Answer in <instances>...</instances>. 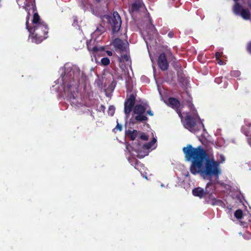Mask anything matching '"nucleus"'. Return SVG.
<instances>
[{"mask_svg": "<svg viewBox=\"0 0 251 251\" xmlns=\"http://www.w3.org/2000/svg\"><path fill=\"white\" fill-rule=\"evenodd\" d=\"M187 160H192L190 172L193 175L200 173L206 176L218 177L221 174L220 163L215 161L213 155H209L201 146L196 148L188 145L182 149Z\"/></svg>", "mask_w": 251, "mask_h": 251, "instance_id": "f257e3e1", "label": "nucleus"}, {"mask_svg": "<svg viewBox=\"0 0 251 251\" xmlns=\"http://www.w3.org/2000/svg\"><path fill=\"white\" fill-rule=\"evenodd\" d=\"M79 75V70H71L68 72L65 71L64 75L62 76L64 92L70 99L75 98V92L77 91L80 83Z\"/></svg>", "mask_w": 251, "mask_h": 251, "instance_id": "f03ea898", "label": "nucleus"}, {"mask_svg": "<svg viewBox=\"0 0 251 251\" xmlns=\"http://www.w3.org/2000/svg\"><path fill=\"white\" fill-rule=\"evenodd\" d=\"M30 18V14L28 12L26 18V28L29 32L30 37L32 42L39 44L48 37L49 27L45 23L38 24L37 25L33 27L28 25V22Z\"/></svg>", "mask_w": 251, "mask_h": 251, "instance_id": "7ed1b4c3", "label": "nucleus"}, {"mask_svg": "<svg viewBox=\"0 0 251 251\" xmlns=\"http://www.w3.org/2000/svg\"><path fill=\"white\" fill-rule=\"evenodd\" d=\"M199 119L200 118L197 114L192 115L187 113L184 119V126L190 131L195 133L199 130L197 126V123Z\"/></svg>", "mask_w": 251, "mask_h": 251, "instance_id": "20e7f679", "label": "nucleus"}, {"mask_svg": "<svg viewBox=\"0 0 251 251\" xmlns=\"http://www.w3.org/2000/svg\"><path fill=\"white\" fill-rule=\"evenodd\" d=\"M105 19L112 29L113 33L118 32L121 28L122 20L118 12L114 11L112 15H105Z\"/></svg>", "mask_w": 251, "mask_h": 251, "instance_id": "39448f33", "label": "nucleus"}, {"mask_svg": "<svg viewBox=\"0 0 251 251\" xmlns=\"http://www.w3.org/2000/svg\"><path fill=\"white\" fill-rule=\"evenodd\" d=\"M233 0L236 2L232 7V11L234 14L236 15L240 16L244 20H250L251 15L249 9L244 8L242 5L237 2L239 0Z\"/></svg>", "mask_w": 251, "mask_h": 251, "instance_id": "423d86ee", "label": "nucleus"}, {"mask_svg": "<svg viewBox=\"0 0 251 251\" xmlns=\"http://www.w3.org/2000/svg\"><path fill=\"white\" fill-rule=\"evenodd\" d=\"M211 187H212V191L216 189L215 186L212 184V182H208L205 188V190L201 188L200 187L194 188L192 190V194L195 197H199L200 198H203L206 194H208L210 191L208 190V188Z\"/></svg>", "mask_w": 251, "mask_h": 251, "instance_id": "0eeeda50", "label": "nucleus"}, {"mask_svg": "<svg viewBox=\"0 0 251 251\" xmlns=\"http://www.w3.org/2000/svg\"><path fill=\"white\" fill-rule=\"evenodd\" d=\"M135 101V96L134 94H130L126 99L124 103V112L126 115H128L131 111Z\"/></svg>", "mask_w": 251, "mask_h": 251, "instance_id": "6e6552de", "label": "nucleus"}, {"mask_svg": "<svg viewBox=\"0 0 251 251\" xmlns=\"http://www.w3.org/2000/svg\"><path fill=\"white\" fill-rule=\"evenodd\" d=\"M158 65L162 71H166L168 69L169 63L165 53H161L159 55L158 59Z\"/></svg>", "mask_w": 251, "mask_h": 251, "instance_id": "1a4fd4ad", "label": "nucleus"}, {"mask_svg": "<svg viewBox=\"0 0 251 251\" xmlns=\"http://www.w3.org/2000/svg\"><path fill=\"white\" fill-rule=\"evenodd\" d=\"M168 102L170 106L172 108L175 109L179 117H181V112L179 108L180 106V103L179 101L175 98L171 97L168 99Z\"/></svg>", "mask_w": 251, "mask_h": 251, "instance_id": "9d476101", "label": "nucleus"}, {"mask_svg": "<svg viewBox=\"0 0 251 251\" xmlns=\"http://www.w3.org/2000/svg\"><path fill=\"white\" fill-rule=\"evenodd\" d=\"M208 190L210 191V192L208 194L209 195V200L208 202L212 204V205H222L223 204V202L222 200L216 199L215 198L213 197L212 196V194L214 192L215 190L212 191V187H210L208 188Z\"/></svg>", "mask_w": 251, "mask_h": 251, "instance_id": "9b49d317", "label": "nucleus"}, {"mask_svg": "<svg viewBox=\"0 0 251 251\" xmlns=\"http://www.w3.org/2000/svg\"><path fill=\"white\" fill-rule=\"evenodd\" d=\"M113 45L115 48L119 49L121 51H123L125 49V44L119 38H116L113 40Z\"/></svg>", "mask_w": 251, "mask_h": 251, "instance_id": "f8f14e48", "label": "nucleus"}, {"mask_svg": "<svg viewBox=\"0 0 251 251\" xmlns=\"http://www.w3.org/2000/svg\"><path fill=\"white\" fill-rule=\"evenodd\" d=\"M131 162L134 168L140 172H142V170H144L145 168L144 165L136 158H133Z\"/></svg>", "mask_w": 251, "mask_h": 251, "instance_id": "ddd939ff", "label": "nucleus"}, {"mask_svg": "<svg viewBox=\"0 0 251 251\" xmlns=\"http://www.w3.org/2000/svg\"><path fill=\"white\" fill-rule=\"evenodd\" d=\"M146 110V108L142 104H137L134 106L133 112L136 114H144Z\"/></svg>", "mask_w": 251, "mask_h": 251, "instance_id": "4468645a", "label": "nucleus"}, {"mask_svg": "<svg viewBox=\"0 0 251 251\" xmlns=\"http://www.w3.org/2000/svg\"><path fill=\"white\" fill-rule=\"evenodd\" d=\"M32 22L33 26L37 25L38 24L39 25L45 23L44 21H42L41 20L39 14L37 12H34Z\"/></svg>", "mask_w": 251, "mask_h": 251, "instance_id": "2eb2a0df", "label": "nucleus"}, {"mask_svg": "<svg viewBox=\"0 0 251 251\" xmlns=\"http://www.w3.org/2000/svg\"><path fill=\"white\" fill-rule=\"evenodd\" d=\"M143 3L139 0L134 2L131 6V9L132 12L138 11L142 7Z\"/></svg>", "mask_w": 251, "mask_h": 251, "instance_id": "dca6fc26", "label": "nucleus"}, {"mask_svg": "<svg viewBox=\"0 0 251 251\" xmlns=\"http://www.w3.org/2000/svg\"><path fill=\"white\" fill-rule=\"evenodd\" d=\"M87 48L88 50L90 51H92L93 53H96L98 51H104L105 48L103 46L97 47L96 46L91 47V46L87 45Z\"/></svg>", "mask_w": 251, "mask_h": 251, "instance_id": "f3484780", "label": "nucleus"}, {"mask_svg": "<svg viewBox=\"0 0 251 251\" xmlns=\"http://www.w3.org/2000/svg\"><path fill=\"white\" fill-rule=\"evenodd\" d=\"M126 134L129 136L131 141H134L138 136V131L135 129L128 130L126 131Z\"/></svg>", "mask_w": 251, "mask_h": 251, "instance_id": "a211bd4d", "label": "nucleus"}, {"mask_svg": "<svg viewBox=\"0 0 251 251\" xmlns=\"http://www.w3.org/2000/svg\"><path fill=\"white\" fill-rule=\"evenodd\" d=\"M177 79L178 81L182 85H184L186 83V78L182 72H178L177 73Z\"/></svg>", "mask_w": 251, "mask_h": 251, "instance_id": "6ab92c4d", "label": "nucleus"}, {"mask_svg": "<svg viewBox=\"0 0 251 251\" xmlns=\"http://www.w3.org/2000/svg\"><path fill=\"white\" fill-rule=\"evenodd\" d=\"M135 119L138 122H143L146 121L148 120V118L147 116L143 115V114H137V116L135 117Z\"/></svg>", "mask_w": 251, "mask_h": 251, "instance_id": "aec40b11", "label": "nucleus"}, {"mask_svg": "<svg viewBox=\"0 0 251 251\" xmlns=\"http://www.w3.org/2000/svg\"><path fill=\"white\" fill-rule=\"evenodd\" d=\"M243 216V211L241 209H237L234 212V216L237 219H241L242 218Z\"/></svg>", "mask_w": 251, "mask_h": 251, "instance_id": "412c9836", "label": "nucleus"}, {"mask_svg": "<svg viewBox=\"0 0 251 251\" xmlns=\"http://www.w3.org/2000/svg\"><path fill=\"white\" fill-rule=\"evenodd\" d=\"M115 107L113 105L109 106L108 109V114L109 116H113L115 113Z\"/></svg>", "mask_w": 251, "mask_h": 251, "instance_id": "4be33fe9", "label": "nucleus"}, {"mask_svg": "<svg viewBox=\"0 0 251 251\" xmlns=\"http://www.w3.org/2000/svg\"><path fill=\"white\" fill-rule=\"evenodd\" d=\"M101 63L103 66H107L110 64V60L107 57H103L101 59Z\"/></svg>", "mask_w": 251, "mask_h": 251, "instance_id": "5701e85b", "label": "nucleus"}, {"mask_svg": "<svg viewBox=\"0 0 251 251\" xmlns=\"http://www.w3.org/2000/svg\"><path fill=\"white\" fill-rule=\"evenodd\" d=\"M104 31V27L101 26L100 28H97V29L95 31L94 34L96 35L99 36L101 35V34Z\"/></svg>", "mask_w": 251, "mask_h": 251, "instance_id": "b1692460", "label": "nucleus"}, {"mask_svg": "<svg viewBox=\"0 0 251 251\" xmlns=\"http://www.w3.org/2000/svg\"><path fill=\"white\" fill-rule=\"evenodd\" d=\"M129 59V56L127 55V54H124V55H122L120 58V60L121 62L122 61H128V60Z\"/></svg>", "mask_w": 251, "mask_h": 251, "instance_id": "393cba45", "label": "nucleus"}, {"mask_svg": "<svg viewBox=\"0 0 251 251\" xmlns=\"http://www.w3.org/2000/svg\"><path fill=\"white\" fill-rule=\"evenodd\" d=\"M140 138L143 141H147L149 139V136L145 133H142Z\"/></svg>", "mask_w": 251, "mask_h": 251, "instance_id": "a878e982", "label": "nucleus"}, {"mask_svg": "<svg viewBox=\"0 0 251 251\" xmlns=\"http://www.w3.org/2000/svg\"><path fill=\"white\" fill-rule=\"evenodd\" d=\"M152 146V142H149L143 145V148L145 149L149 150L151 148Z\"/></svg>", "mask_w": 251, "mask_h": 251, "instance_id": "bb28decb", "label": "nucleus"}, {"mask_svg": "<svg viewBox=\"0 0 251 251\" xmlns=\"http://www.w3.org/2000/svg\"><path fill=\"white\" fill-rule=\"evenodd\" d=\"M222 77H217L215 79V82L219 84L222 82Z\"/></svg>", "mask_w": 251, "mask_h": 251, "instance_id": "cd10ccee", "label": "nucleus"}, {"mask_svg": "<svg viewBox=\"0 0 251 251\" xmlns=\"http://www.w3.org/2000/svg\"><path fill=\"white\" fill-rule=\"evenodd\" d=\"M116 129L118 130L119 131H121L122 130V126L121 125L119 124V123L117 124L116 127L115 128V129Z\"/></svg>", "mask_w": 251, "mask_h": 251, "instance_id": "c85d7f7f", "label": "nucleus"}, {"mask_svg": "<svg viewBox=\"0 0 251 251\" xmlns=\"http://www.w3.org/2000/svg\"><path fill=\"white\" fill-rule=\"evenodd\" d=\"M105 109V107L104 106V105L101 104L99 108V111L100 112L101 111L102 112H104Z\"/></svg>", "mask_w": 251, "mask_h": 251, "instance_id": "c756f323", "label": "nucleus"}, {"mask_svg": "<svg viewBox=\"0 0 251 251\" xmlns=\"http://www.w3.org/2000/svg\"><path fill=\"white\" fill-rule=\"evenodd\" d=\"M168 36L170 38H172L173 37H174V33L173 31H170L168 33Z\"/></svg>", "mask_w": 251, "mask_h": 251, "instance_id": "7c9ffc66", "label": "nucleus"}, {"mask_svg": "<svg viewBox=\"0 0 251 251\" xmlns=\"http://www.w3.org/2000/svg\"><path fill=\"white\" fill-rule=\"evenodd\" d=\"M225 160V158L223 155H220V161H218V162L220 163H222Z\"/></svg>", "mask_w": 251, "mask_h": 251, "instance_id": "2f4dec72", "label": "nucleus"}, {"mask_svg": "<svg viewBox=\"0 0 251 251\" xmlns=\"http://www.w3.org/2000/svg\"><path fill=\"white\" fill-rule=\"evenodd\" d=\"M247 50L248 51L251 53V41L248 44Z\"/></svg>", "mask_w": 251, "mask_h": 251, "instance_id": "473e14b6", "label": "nucleus"}, {"mask_svg": "<svg viewBox=\"0 0 251 251\" xmlns=\"http://www.w3.org/2000/svg\"><path fill=\"white\" fill-rule=\"evenodd\" d=\"M220 53L219 52H216L215 53V57L217 60H219L220 58Z\"/></svg>", "mask_w": 251, "mask_h": 251, "instance_id": "72a5a7b5", "label": "nucleus"}, {"mask_svg": "<svg viewBox=\"0 0 251 251\" xmlns=\"http://www.w3.org/2000/svg\"><path fill=\"white\" fill-rule=\"evenodd\" d=\"M147 113L151 116H152L153 115V113L151 109L147 110Z\"/></svg>", "mask_w": 251, "mask_h": 251, "instance_id": "f704fd0d", "label": "nucleus"}, {"mask_svg": "<svg viewBox=\"0 0 251 251\" xmlns=\"http://www.w3.org/2000/svg\"><path fill=\"white\" fill-rule=\"evenodd\" d=\"M106 53L109 56H112L113 54L112 52L110 50H106Z\"/></svg>", "mask_w": 251, "mask_h": 251, "instance_id": "c9c22d12", "label": "nucleus"}, {"mask_svg": "<svg viewBox=\"0 0 251 251\" xmlns=\"http://www.w3.org/2000/svg\"><path fill=\"white\" fill-rule=\"evenodd\" d=\"M156 142V139H155L154 138H153V139L150 142H152V145H153V144L155 143Z\"/></svg>", "mask_w": 251, "mask_h": 251, "instance_id": "e433bc0d", "label": "nucleus"}, {"mask_svg": "<svg viewBox=\"0 0 251 251\" xmlns=\"http://www.w3.org/2000/svg\"><path fill=\"white\" fill-rule=\"evenodd\" d=\"M219 61H218V64L222 65L223 64V62L222 60H221L220 59H219Z\"/></svg>", "mask_w": 251, "mask_h": 251, "instance_id": "4c0bfd02", "label": "nucleus"}, {"mask_svg": "<svg viewBox=\"0 0 251 251\" xmlns=\"http://www.w3.org/2000/svg\"><path fill=\"white\" fill-rule=\"evenodd\" d=\"M248 5L251 8V0H248Z\"/></svg>", "mask_w": 251, "mask_h": 251, "instance_id": "58836bf2", "label": "nucleus"}, {"mask_svg": "<svg viewBox=\"0 0 251 251\" xmlns=\"http://www.w3.org/2000/svg\"><path fill=\"white\" fill-rule=\"evenodd\" d=\"M115 84H116V82L114 81H112L111 84V85H114V86H115Z\"/></svg>", "mask_w": 251, "mask_h": 251, "instance_id": "ea45409f", "label": "nucleus"}, {"mask_svg": "<svg viewBox=\"0 0 251 251\" xmlns=\"http://www.w3.org/2000/svg\"><path fill=\"white\" fill-rule=\"evenodd\" d=\"M236 73V72L234 71V72H232L231 73H232V75L233 73Z\"/></svg>", "mask_w": 251, "mask_h": 251, "instance_id": "a19ab883", "label": "nucleus"}, {"mask_svg": "<svg viewBox=\"0 0 251 251\" xmlns=\"http://www.w3.org/2000/svg\"><path fill=\"white\" fill-rule=\"evenodd\" d=\"M96 1H97L98 2H100V0H96Z\"/></svg>", "mask_w": 251, "mask_h": 251, "instance_id": "79ce46f5", "label": "nucleus"}, {"mask_svg": "<svg viewBox=\"0 0 251 251\" xmlns=\"http://www.w3.org/2000/svg\"><path fill=\"white\" fill-rule=\"evenodd\" d=\"M33 12H34V11H35V8H33Z\"/></svg>", "mask_w": 251, "mask_h": 251, "instance_id": "37998d69", "label": "nucleus"}, {"mask_svg": "<svg viewBox=\"0 0 251 251\" xmlns=\"http://www.w3.org/2000/svg\"><path fill=\"white\" fill-rule=\"evenodd\" d=\"M172 57H173V58L174 59H175V57H174V56H173Z\"/></svg>", "mask_w": 251, "mask_h": 251, "instance_id": "c03bdc74", "label": "nucleus"}]
</instances>
